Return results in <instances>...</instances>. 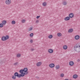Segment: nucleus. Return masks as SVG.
<instances>
[{
  "mask_svg": "<svg viewBox=\"0 0 80 80\" xmlns=\"http://www.w3.org/2000/svg\"><path fill=\"white\" fill-rule=\"evenodd\" d=\"M73 13H70L69 15V17L70 18H73Z\"/></svg>",
  "mask_w": 80,
  "mask_h": 80,
  "instance_id": "0eeeda50",
  "label": "nucleus"
},
{
  "mask_svg": "<svg viewBox=\"0 0 80 80\" xmlns=\"http://www.w3.org/2000/svg\"><path fill=\"white\" fill-rule=\"evenodd\" d=\"M56 68L57 70H58L60 68V66L58 65H56L55 67Z\"/></svg>",
  "mask_w": 80,
  "mask_h": 80,
  "instance_id": "412c9836",
  "label": "nucleus"
},
{
  "mask_svg": "<svg viewBox=\"0 0 80 80\" xmlns=\"http://www.w3.org/2000/svg\"><path fill=\"white\" fill-rule=\"evenodd\" d=\"M15 21L13 20V21H12V24H13V25H14V24H15Z\"/></svg>",
  "mask_w": 80,
  "mask_h": 80,
  "instance_id": "393cba45",
  "label": "nucleus"
},
{
  "mask_svg": "<svg viewBox=\"0 0 80 80\" xmlns=\"http://www.w3.org/2000/svg\"><path fill=\"white\" fill-rule=\"evenodd\" d=\"M62 3L64 5H66L67 4V1H63Z\"/></svg>",
  "mask_w": 80,
  "mask_h": 80,
  "instance_id": "a211bd4d",
  "label": "nucleus"
},
{
  "mask_svg": "<svg viewBox=\"0 0 80 80\" xmlns=\"http://www.w3.org/2000/svg\"><path fill=\"white\" fill-rule=\"evenodd\" d=\"M70 19V18L69 17H67L64 18V20H65V21H68Z\"/></svg>",
  "mask_w": 80,
  "mask_h": 80,
  "instance_id": "9b49d317",
  "label": "nucleus"
},
{
  "mask_svg": "<svg viewBox=\"0 0 80 80\" xmlns=\"http://www.w3.org/2000/svg\"><path fill=\"white\" fill-rule=\"evenodd\" d=\"M38 22H39V21L38 20H37L36 21V23H38Z\"/></svg>",
  "mask_w": 80,
  "mask_h": 80,
  "instance_id": "473e14b6",
  "label": "nucleus"
},
{
  "mask_svg": "<svg viewBox=\"0 0 80 80\" xmlns=\"http://www.w3.org/2000/svg\"><path fill=\"white\" fill-rule=\"evenodd\" d=\"M42 62H39L37 63V65L38 66V67H39V66H40L41 65H42Z\"/></svg>",
  "mask_w": 80,
  "mask_h": 80,
  "instance_id": "4468645a",
  "label": "nucleus"
},
{
  "mask_svg": "<svg viewBox=\"0 0 80 80\" xmlns=\"http://www.w3.org/2000/svg\"><path fill=\"white\" fill-rule=\"evenodd\" d=\"M48 52H49V53H53V49H48Z\"/></svg>",
  "mask_w": 80,
  "mask_h": 80,
  "instance_id": "6e6552de",
  "label": "nucleus"
},
{
  "mask_svg": "<svg viewBox=\"0 0 80 80\" xmlns=\"http://www.w3.org/2000/svg\"><path fill=\"white\" fill-rule=\"evenodd\" d=\"M12 78L13 79V80H15L16 79V76L14 75V76H12Z\"/></svg>",
  "mask_w": 80,
  "mask_h": 80,
  "instance_id": "4be33fe9",
  "label": "nucleus"
},
{
  "mask_svg": "<svg viewBox=\"0 0 80 80\" xmlns=\"http://www.w3.org/2000/svg\"><path fill=\"white\" fill-rule=\"evenodd\" d=\"M69 64L70 66H73L74 64V62L73 61H70L69 63Z\"/></svg>",
  "mask_w": 80,
  "mask_h": 80,
  "instance_id": "f8f14e48",
  "label": "nucleus"
},
{
  "mask_svg": "<svg viewBox=\"0 0 80 80\" xmlns=\"http://www.w3.org/2000/svg\"><path fill=\"white\" fill-rule=\"evenodd\" d=\"M42 5L44 7H45L47 5V2H45L42 3Z\"/></svg>",
  "mask_w": 80,
  "mask_h": 80,
  "instance_id": "6ab92c4d",
  "label": "nucleus"
},
{
  "mask_svg": "<svg viewBox=\"0 0 80 80\" xmlns=\"http://www.w3.org/2000/svg\"><path fill=\"white\" fill-rule=\"evenodd\" d=\"M11 0H6L5 1V3L7 5H9L11 3Z\"/></svg>",
  "mask_w": 80,
  "mask_h": 80,
  "instance_id": "39448f33",
  "label": "nucleus"
},
{
  "mask_svg": "<svg viewBox=\"0 0 80 80\" xmlns=\"http://www.w3.org/2000/svg\"><path fill=\"white\" fill-rule=\"evenodd\" d=\"M73 31V29L71 28L68 30V32L69 33H72V32Z\"/></svg>",
  "mask_w": 80,
  "mask_h": 80,
  "instance_id": "dca6fc26",
  "label": "nucleus"
},
{
  "mask_svg": "<svg viewBox=\"0 0 80 80\" xmlns=\"http://www.w3.org/2000/svg\"><path fill=\"white\" fill-rule=\"evenodd\" d=\"M32 29H33V28H29V31H30L32 30Z\"/></svg>",
  "mask_w": 80,
  "mask_h": 80,
  "instance_id": "7c9ffc66",
  "label": "nucleus"
},
{
  "mask_svg": "<svg viewBox=\"0 0 80 80\" xmlns=\"http://www.w3.org/2000/svg\"><path fill=\"white\" fill-rule=\"evenodd\" d=\"M61 77H64V74L63 73H62L60 74Z\"/></svg>",
  "mask_w": 80,
  "mask_h": 80,
  "instance_id": "a878e982",
  "label": "nucleus"
},
{
  "mask_svg": "<svg viewBox=\"0 0 80 80\" xmlns=\"http://www.w3.org/2000/svg\"><path fill=\"white\" fill-rule=\"evenodd\" d=\"M62 35V34L60 33H58V37H60Z\"/></svg>",
  "mask_w": 80,
  "mask_h": 80,
  "instance_id": "bb28decb",
  "label": "nucleus"
},
{
  "mask_svg": "<svg viewBox=\"0 0 80 80\" xmlns=\"http://www.w3.org/2000/svg\"><path fill=\"white\" fill-rule=\"evenodd\" d=\"M23 71L25 73H26V72L27 73V72H28V68H24L23 69Z\"/></svg>",
  "mask_w": 80,
  "mask_h": 80,
  "instance_id": "423d86ee",
  "label": "nucleus"
},
{
  "mask_svg": "<svg viewBox=\"0 0 80 80\" xmlns=\"http://www.w3.org/2000/svg\"><path fill=\"white\" fill-rule=\"evenodd\" d=\"M68 48V47H67V46L66 45H64L63 46V49L64 50H67Z\"/></svg>",
  "mask_w": 80,
  "mask_h": 80,
  "instance_id": "2eb2a0df",
  "label": "nucleus"
},
{
  "mask_svg": "<svg viewBox=\"0 0 80 80\" xmlns=\"http://www.w3.org/2000/svg\"><path fill=\"white\" fill-rule=\"evenodd\" d=\"M18 62H17L16 63H14V65H17V64H18Z\"/></svg>",
  "mask_w": 80,
  "mask_h": 80,
  "instance_id": "2f4dec72",
  "label": "nucleus"
},
{
  "mask_svg": "<svg viewBox=\"0 0 80 80\" xmlns=\"http://www.w3.org/2000/svg\"><path fill=\"white\" fill-rule=\"evenodd\" d=\"M30 36L31 37H32L33 36V33H31L30 35Z\"/></svg>",
  "mask_w": 80,
  "mask_h": 80,
  "instance_id": "c85d7f7f",
  "label": "nucleus"
},
{
  "mask_svg": "<svg viewBox=\"0 0 80 80\" xmlns=\"http://www.w3.org/2000/svg\"><path fill=\"white\" fill-rule=\"evenodd\" d=\"M31 51H33V50H35V49L34 48L31 49Z\"/></svg>",
  "mask_w": 80,
  "mask_h": 80,
  "instance_id": "e433bc0d",
  "label": "nucleus"
},
{
  "mask_svg": "<svg viewBox=\"0 0 80 80\" xmlns=\"http://www.w3.org/2000/svg\"><path fill=\"white\" fill-rule=\"evenodd\" d=\"M17 57H21V55L20 54H18L17 55Z\"/></svg>",
  "mask_w": 80,
  "mask_h": 80,
  "instance_id": "cd10ccee",
  "label": "nucleus"
},
{
  "mask_svg": "<svg viewBox=\"0 0 80 80\" xmlns=\"http://www.w3.org/2000/svg\"><path fill=\"white\" fill-rule=\"evenodd\" d=\"M40 17V16H37L36 17V18H37V19H38V18Z\"/></svg>",
  "mask_w": 80,
  "mask_h": 80,
  "instance_id": "f704fd0d",
  "label": "nucleus"
},
{
  "mask_svg": "<svg viewBox=\"0 0 80 80\" xmlns=\"http://www.w3.org/2000/svg\"><path fill=\"white\" fill-rule=\"evenodd\" d=\"M14 75H15L16 77H17L18 78H21L20 76V74H19L18 72H15L14 74Z\"/></svg>",
  "mask_w": 80,
  "mask_h": 80,
  "instance_id": "7ed1b4c3",
  "label": "nucleus"
},
{
  "mask_svg": "<svg viewBox=\"0 0 80 80\" xmlns=\"http://www.w3.org/2000/svg\"><path fill=\"white\" fill-rule=\"evenodd\" d=\"M30 43H33V40L32 39H31L30 41Z\"/></svg>",
  "mask_w": 80,
  "mask_h": 80,
  "instance_id": "c9c22d12",
  "label": "nucleus"
},
{
  "mask_svg": "<svg viewBox=\"0 0 80 80\" xmlns=\"http://www.w3.org/2000/svg\"><path fill=\"white\" fill-rule=\"evenodd\" d=\"M22 23H25V20L23 19L22 20Z\"/></svg>",
  "mask_w": 80,
  "mask_h": 80,
  "instance_id": "c756f323",
  "label": "nucleus"
},
{
  "mask_svg": "<svg viewBox=\"0 0 80 80\" xmlns=\"http://www.w3.org/2000/svg\"><path fill=\"white\" fill-rule=\"evenodd\" d=\"M80 59H78V62H80Z\"/></svg>",
  "mask_w": 80,
  "mask_h": 80,
  "instance_id": "58836bf2",
  "label": "nucleus"
},
{
  "mask_svg": "<svg viewBox=\"0 0 80 80\" xmlns=\"http://www.w3.org/2000/svg\"><path fill=\"white\" fill-rule=\"evenodd\" d=\"M78 47L79 48L78 52H80V45H79L78 44H77L74 46V50H75L76 52H78V51L77 50V48Z\"/></svg>",
  "mask_w": 80,
  "mask_h": 80,
  "instance_id": "f257e3e1",
  "label": "nucleus"
},
{
  "mask_svg": "<svg viewBox=\"0 0 80 80\" xmlns=\"http://www.w3.org/2000/svg\"><path fill=\"white\" fill-rule=\"evenodd\" d=\"M3 27V24H2V23H1L0 24V28H2Z\"/></svg>",
  "mask_w": 80,
  "mask_h": 80,
  "instance_id": "b1692460",
  "label": "nucleus"
},
{
  "mask_svg": "<svg viewBox=\"0 0 80 80\" xmlns=\"http://www.w3.org/2000/svg\"><path fill=\"white\" fill-rule=\"evenodd\" d=\"M28 72H23L22 73H21L20 74L21 78V77H24L25 76V75H27V74H28Z\"/></svg>",
  "mask_w": 80,
  "mask_h": 80,
  "instance_id": "20e7f679",
  "label": "nucleus"
},
{
  "mask_svg": "<svg viewBox=\"0 0 80 80\" xmlns=\"http://www.w3.org/2000/svg\"><path fill=\"white\" fill-rule=\"evenodd\" d=\"M50 68H53L55 67V64L53 63H51L49 65Z\"/></svg>",
  "mask_w": 80,
  "mask_h": 80,
  "instance_id": "1a4fd4ad",
  "label": "nucleus"
},
{
  "mask_svg": "<svg viewBox=\"0 0 80 80\" xmlns=\"http://www.w3.org/2000/svg\"><path fill=\"white\" fill-rule=\"evenodd\" d=\"M75 38L76 40H78L80 38V36L78 35H77L75 37Z\"/></svg>",
  "mask_w": 80,
  "mask_h": 80,
  "instance_id": "9d476101",
  "label": "nucleus"
},
{
  "mask_svg": "<svg viewBox=\"0 0 80 80\" xmlns=\"http://www.w3.org/2000/svg\"><path fill=\"white\" fill-rule=\"evenodd\" d=\"M23 70V69H21L19 70V72L20 73H22L23 72H24Z\"/></svg>",
  "mask_w": 80,
  "mask_h": 80,
  "instance_id": "5701e85b",
  "label": "nucleus"
},
{
  "mask_svg": "<svg viewBox=\"0 0 80 80\" xmlns=\"http://www.w3.org/2000/svg\"><path fill=\"white\" fill-rule=\"evenodd\" d=\"M7 23V21L4 20L2 22V24L4 25H5V24H6V23Z\"/></svg>",
  "mask_w": 80,
  "mask_h": 80,
  "instance_id": "f3484780",
  "label": "nucleus"
},
{
  "mask_svg": "<svg viewBox=\"0 0 80 80\" xmlns=\"http://www.w3.org/2000/svg\"><path fill=\"white\" fill-rule=\"evenodd\" d=\"M53 37V36L52 35H50L48 36V38H50V39H51V38H52Z\"/></svg>",
  "mask_w": 80,
  "mask_h": 80,
  "instance_id": "aec40b11",
  "label": "nucleus"
},
{
  "mask_svg": "<svg viewBox=\"0 0 80 80\" xmlns=\"http://www.w3.org/2000/svg\"><path fill=\"white\" fill-rule=\"evenodd\" d=\"M3 63V62H2V61L1 60H0V64H2Z\"/></svg>",
  "mask_w": 80,
  "mask_h": 80,
  "instance_id": "72a5a7b5",
  "label": "nucleus"
},
{
  "mask_svg": "<svg viewBox=\"0 0 80 80\" xmlns=\"http://www.w3.org/2000/svg\"><path fill=\"white\" fill-rule=\"evenodd\" d=\"M73 78L74 79L77 78H78V75L77 74H74L73 76Z\"/></svg>",
  "mask_w": 80,
  "mask_h": 80,
  "instance_id": "ddd939ff",
  "label": "nucleus"
},
{
  "mask_svg": "<svg viewBox=\"0 0 80 80\" xmlns=\"http://www.w3.org/2000/svg\"><path fill=\"white\" fill-rule=\"evenodd\" d=\"M9 39V36L7 35L6 36H3L2 38V41H5Z\"/></svg>",
  "mask_w": 80,
  "mask_h": 80,
  "instance_id": "f03ea898",
  "label": "nucleus"
},
{
  "mask_svg": "<svg viewBox=\"0 0 80 80\" xmlns=\"http://www.w3.org/2000/svg\"><path fill=\"white\" fill-rule=\"evenodd\" d=\"M36 78H37L38 79V78H40L39 77H36Z\"/></svg>",
  "mask_w": 80,
  "mask_h": 80,
  "instance_id": "4c0bfd02",
  "label": "nucleus"
}]
</instances>
